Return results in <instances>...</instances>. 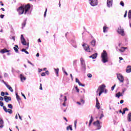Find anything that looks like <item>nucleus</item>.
I'll return each mask as SVG.
<instances>
[{"label":"nucleus","mask_w":131,"mask_h":131,"mask_svg":"<svg viewBox=\"0 0 131 131\" xmlns=\"http://www.w3.org/2000/svg\"><path fill=\"white\" fill-rule=\"evenodd\" d=\"M31 7L30 6V4H28L26 5H21L17 9V11L18 13V15H22L23 14H25V15H26L29 10H30V8Z\"/></svg>","instance_id":"1"},{"label":"nucleus","mask_w":131,"mask_h":131,"mask_svg":"<svg viewBox=\"0 0 131 131\" xmlns=\"http://www.w3.org/2000/svg\"><path fill=\"white\" fill-rule=\"evenodd\" d=\"M101 61L103 63H107L108 62V54L106 51L103 50L101 54Z\"/></svg>","instance_id":"2"},{"label":"nucleus","mask_w":131,"mask_h":131,"mask_svg":"<svg viewBox=\"0 0 131 131\" xmlns=\"http://www.w3.org/2000/svg\"><path fill=\"white\" fill-rule=\"evenodd\" d=\"M80 60L81 62V70L82 71H84V72H85V70H86V66H85V61H84V60H83V58H81Z\"/></svg>","instance_id":"3"},{"label":"nucleus","mask_w":131,"mask_h":131,"mask_svg":"<svg viewBox=\"0 0 131 131\" xmlns=\"http://www.w3.org/2000/svg\"><path fill=\"white\" fill-rule=\"evenodd\" d=\"M102 123L100 122V121L97 120L96 121L93 122V125H95L97 128L96 129V130L98 129H101L102 126H101V124Z\"/></svg>","instance_id":"4"},{"label":"nucleus","mask_w":131,"mask_h":131,"mask_svg":"<svg viewBox=\"0 0 131 131\" xmlns=\"http://www.w3.org/2000/svg\"><path fill=\"white\" fill-rule=\"evenodd\" d=\"M117 77L118 80H119L120 82H123V81H124V78L123 77V76L121 75V74L117 73Z\"/></svg>","instance_id":"5"},{"label":"nucleus","mask_w":131,"mask_h":131,"mask_svg":"<svg viewBox=\"0 0 131 131\" xmlns=\"http://www.w3.org/2000/svg\"><path fill=\"white\" fill-rule=\"evenodd\" d=\"M90 4L92 7H95L98 6V0H89Z\"/></svg>","instance_id":"6"},{"label":"nucleus","mask_w":131,"mask_h":131,"mask_svg":"<svg viewBox=\"0 0 131 131\" xmlns=\"http://www.w3.org/2000/svg\"><path fill=\"white\" fill-rule=\"evenodd\" d=\"M82 47H83V49L84 50H85L86 52H91L90 49V46H89L88 44L84 43L82 44Z\"/></svg>","instance_id":"7"},{"label":"nucleus","mask_w":131,"mask_h":131,"mask_svg":"<svg viewBox=\"0 0 131 131\" xmlns=\"http://www.w3.org/2000/svg\"><path fill=\"white\" fill-rule=\"evenodd\" d=\"M117 31L119 34H121L122 36H124V30L121 29V26H120L119 28H118Z\"/></svg>","instance_id":"8"},{"label":"nucleus","mask_w":131,"mask_h":131,"mask_svg":"<svg viewBox=\"0 0 131 131\" xmlns=\"http://www.w3.org/2000/svg\"><path fill=\"white\" fill-rule=\"evenodd\" d=\"M20 40L23 46H27V42L26 41L25 38H24V36H23V34H21L20 36Z\"/></svg>","instance_id":"9"},{"label":"nucleus","mask_w":131,"mask_h":131,"mask_svg":"<svg viewBox=\"0 0 131 131\" xmlns=\"http://www.w3.org/2000/svg\"><path fill=\"white\" fill-rule=\"evenodd\" d=\"M3 109L6 113H8V112L9 113V114H12L13 113V110L11 109H7L6 106H3Z\"/></svg>","instance_id":"10"},{"label":"nucleus","mask_w":131,"mask_h":131,"mask_svg":"<svg viewBox=\"0 0 131 131\" xmlns=\"http://www.w3.org/2000/svg\"><path fill=\"white\" fill-rule=\"evenodd\" d=\"M113 3V0H107V7H108V8H111Z\"/></svg>","instance_id":"11"},{"label":"nucleus","mask_w":131,"mask_h":131,"mask_svg":"<svg viewBox=\"0 0 131 131\" xmlns=\"http://www.w3.org/2000/svg\"><path fill=\"white\" fill-rule=\"evenodd\" d=\"M105 88H106V85H105V84H102L99 86L98 90H99V91L104 93V90H105Z\"/></svg>","instance_id":"12"},{"label":"nucleus","mask_w":131,"mask_h":131,"mask_svg":"<svg viewBox=\"0 0 131 131\" xmlns=\"http://www.w3.org/2000/svg\"><path fill=\"white\" fill-rule=\"evenodd\" d=\"M4 84H5L7 88V89H8L10 91V92H11V93H13L14 92V90H13V88H12L10 85L7 84L6 83V82L4 81Z\"/></svg>","instance_id":"13"},{"label":"nucleus","mask_w":131,"mask_h":131,"mask_svg":"<svg viewBox=\"0 0 131 131\" xmlns=\"http://www.w3.org/2000/svg\"><path fill=\"white\" fill-rule=\"evenodd\" d=\"M4 100L6 103H9V101H12V98H11V97L5 96H4Z\"/></svg>","instance_id":"14"},{"label":"nucleus","mask_w":131,"mask_h":131,"mask_svg":"<svg viewBox=\"0 0 131 131\" xmlns=\"http://www.w3.org/2000/svg\"><path fill=\"white\" fill-rule=\"evenodd\" d=\"M9 52H10V50H7V49H2L0 51V53H1V54H5V53H9Z\"/></svg>","instance_id":"15"},{"label":"nucleus","mask_w":131,"mask_h":131,"mask_svg":"<svg viewBox=\"0 0 131 131\" xmlns=\"http://www.w3.org/2000/svg\"><path fill=\"white\" fill-rule=\"evenodd\" d=\"M96 107L99 110L100 109V103L99 102V99H98V98L96 97Z\"/></svg>","instance_id":"16"},{"label":"nucleus","mask_w":131,"mask_h":131,"mask_svg":"<svg viewBox=\"0 0 131 131\" xmlns=\"http://www.w3.org/2000/svg\"><path fill=\"white\" fill-rule=\"evenodd\" d=\"M4 127V120L0 118V128Z\"/></svg>","instance_id":"17"},{"label":"nucleus","mask_w":131,"mask_h":131,"mask_svg":"<svg viewBox=\"0 0 131 131\" xmlns=\"http://www.w3.org/2000/svg\"><path fill=\"white\" fill-rule=\"evenodd\" d=\"M98 57V53H96L90 56L89 58H92V59H96Z\"/></svg>","instance_id":"18"},{"label":"nucleus","mask_w":131,"mask_h":131,"mask_svg":"<svg viewBox=\"0 0 131 131\" xmlns=\"http://www.w3.org/2000/svg\"><path fill=\"white\" fill-rule=\"evenodd\" d=\"M15 96L16 97V99L17 101L18 102L19 104H20V101H21V98H20V96L18 95L17 93L15 94Z\"/></svg>","instance_id":"19"},{"label":"nucleus","mask_w":131,"mask_h":131,"mask_svg":"<svg viewBox=\"0 0 131 131\" xmlns=\"http://www.w3.org/2000/svg\"><path fill=\"white\" fill-rule=\"evenodd\" d=\"M127 120L128 122H130L131 121V113H129L127 115Z\"/></svg>","instance_id":"20"},{"label":"nucleus","mask_w":131,"mask_h":131,"mask_svg":"<svg viewBox=\"0 0 131 131\" xmlns=\"http://www.w3.org/2000/svg\"><path fill=\"white\" fill-rule=\"evenodd\" d=\"M126 72H127V73H130L131 72V67L128 66L127 67V68L126 69Z\"/></svg>","instance_id":"21"},{"label":"nucleus","mask_w":131,"mask_h":131,"mask_svg":"<svg viewBox=\"0 0 131 131\" xmlns=\"http://www.w3.org/2000/svg\"><path fill=\"white\" fill-rule=\"evenodd\" d=\"M90 43L92 47H95L96 46V39H93L92 40L91 42Z\"/></svg>","instance_id":"22"},{"label":"nucleus","mask_w":131,"mask_h":131,"mask_svg":"<svg viewBox=\"0 0 131 131\" xmlns=\"http://www.w3.org/2000/svg\"><path fill=\"white\" fill-rule=\"evenodd\" d=\"M27 21V19H26L25 20H24V21L23 22V23L21 24V26H22V29H23V28H24V27H25V26H26V21Z\"/></svg>","instance_id":"23"},{"label":"nucleus","mask_w":131,"mask_h":131,"mask_svg":"<svg viewBox=\"0 0 131 131\" xmlns=\"http://www.w3.org/2000/svg\"><path fill=\"white\" fill-rule=\"evenodd\" d=\"M63 99H64V100H63V103H62V105L63 106H64V107H66V101H67V97L64 96Z\"/></svg>","instance_id":"24"},{"label":"nucleus","mask_w":131,"mask_h":131,"mask_svg":"<svg viewBox=\"0 0 131 131\" xmlns=\"http://www.w3.org/2000/svg\"><path fill=\"white\" fill-rule=\"evenodd\" d=\"M127 49V47H122L121 48V49H119V52H120L121 53H123V52H124V51H125L126 49Z\"/></svg>","instance_id":"25"},{"label":"nucleus","mask_w":131,"mask_h":131,"mask_svg":"<svg viewBox=\"0 0 131 131\" xmlns=\"http://www.w3.org/2000/svg\"><path fill=\"white\" fill-rule=\"evenodd\" d=\"M13 49L14 50L15 53H18L19 47H18V45H15V47L13 48Z\"/></svg>","instance_id":"26"},{"label":"nucleus","mask_w":131,"mask_h":131,"mask_svg":"<svg viewBox=\"0 0 131 131\" xmlns=\"http://www.w3.org/2000/svg\"><path fill=\"white\" fill-rule=\"evenodd\" d=\"M93 121H94V118L92 116H91L90 120V121H89V126H90V125H91L92 123L93 122Z\"/></svg>","instance_id":"27"},{"label":"nucleus","mask_w":131,"mask_h":131,"mask_svg":"<svg viewBox=\"0 0 131 131\" xmlns=\"http://www.w3.org/2000/svg\"><path fill=\"white\" fill-rule=\"evenodd\" d=\"M20 80H26V77H24V76H23V75L20 74Z\"/></svg>","instance_id":"28"},{"label":"nucleus","mask_w":131,"mask_h":131,"mask_svg":"<svg viewBox=\"0 0 131 131\" xmlns=\"http://www.w3.org/2000/svg\"><path fill=\"white\" fill-rule=\"evenodd\" d=\"M69 129H70V130H73L72 125H70L69 126L67 127V130H68Z\"/></svg>","instance_id":"29"},{"label":"nucleus","mask_w":131,"mask_h":131,"mask_svg":"<svg viewBox=\"0 0 131 131\" xmlns=\"http://www.w3.org/2000/svg\"><path fill=\"white\" fill-rule=\"evenodd\" d=\"M54 70H55V72L56 73V75H58V74H59V68H57V69H55L54 68Z\"/></svg>","instance_id":"30"},{"label":"nucleus","mask_w":131,"mask_h":131,"mask_svg":"<svg viewBox=\"0 0 131 131\" xmlns=\"http://www.w3.org/2000/svg\"><path fill=\"white\" fill-rule=\"evenodd\" d=\"M116 97H117V98H118V99L120 98V92H119L118 93L116 94Z\"/></svg>","instance_id":"31"},{"label":"nucleus","mask_w":131,"mask_h":131,"mask_svg":"<svg viewBox=\"0 0 131 131\" xmlns=\"http://www.w3.org/2000/svg\"><path fill=\"white\" fill-rule=\"evenodd\" d=\"M128 17L129 19H131V10H129L128 12Z\"/></svg>","instance_id":"32"},{"label":"nucleus","mask_w":131,"mask_h":131,"mask_svg":"<svg viewBox=\"0 0 131 131\" xmlns=\"http://www.w3.org/2000/svg\"><path fill=\"white\" fill-rule=\"evenodd\" d=\"M87 76L89 78H92V77H93V75H92V74H91V73H89L87 74Z\"/></svg>","instance_id":"33"},{"label":"nucleus","mask_w":131,"mask_h":131,"mask_svg":"<svg viewBox=\"0 0 131 131\" xmlns=\"http://www.w3.org/2000/svg\"><path fill=\"white\" fill-rule=\"evenodd\" d=\"M8 108H10V109H13V105H12V104H8Z\"/></svg>","instance_id":"34"},{"label":"nucleus","mask_w":131,"mask_h":131,"mask_svg":"<svg viewBox=\"0 0 131 131\" xmlns=\"http://www.w3.org/2000/svg\"><path fill=\"white\" fill-rule=\"evenodd\" d=\"M76 124H77V120H76L74 121V127H75V128H76Z\"/></svg>","instance_id":"35"},{"label":"nucleus","mask_w":131,"mask_h":131,"mask_svg":"<svg viewBox=\"0 0 131 131\" xmlns=\"http://www.w3.org/2000/svg\"><path fill=\"white\" fill-rule=\"evenodd\" d=\"M107 27H103V32H107V30H106L107 29Z\"/></svg>","instance_id":"36"},{"label":"nucleus","mask_w":131,"mask_h":131,"mask_svg":"<svg viewBox=\"0 0 131 131\" xmlns=\"http://www.w3.org/2000/svg\"><path fill=\"white\" fill-rule=\"evenodd\" d=\"M48 12V9H46V10H45V13H44V17L45 18V17H46L47 16V12Z\"/></svg>","instance_id":"37"},{"label":"nucleus","mask_w":131,"mask_h":131,"mask_svg":"<svg viewBox=\"0 0 131 131\" xmlns=\"http://www.w3.org/2000/svg\"><path fill=\"white\" fill-rule=\"evenodd\" d=\"M77 63V60H75L73 61L74 66H75L76 65Z\"/></svg>","instance_id":"38"},{"label":"nucleus","mask_w":131,"mask_h":131,"mask_svg":"<svg viewBox=\"0 0 131 131\" xmlns=\"http://www.w3.org/2000/svg\"><path fill=\"white\" fill-rule=\"evenodd\" d=\"M120 5L121 6H122V7H124V3H123V2L121 1L120 3Z\"/></svg>","instance_id":"39"},{"label":"nucleus","mask_w":131,"mask_h":131,"mask_svg":"<svg viewBox=\"0 0 131 131\" xmlns=\"http://www.w3.org/2000/svg\"><path fill=\"white\" fill-rule=\"evenodd\" d=\"M1 95L2 97H5V93L4 92H2Z\"/></svg>","instance_id":"40"},{"label":"nucleus","mask_w":131,"mask_h":131,"mask_svg":"<svg viewBox=\"0 0 131 131\" xmlns=\"http://www.w3.org/2000/svg\"><path fill=\"white\" fill-rule=\"evenodd\" d=\"M80 102H81V103H82V104H83H83H84V103L85 102L84 101V100H83V99H80Z\"/></svg>","instance_id":"41"},{"label":"nucleus","mask_w":131,"mask_h":131,"mask_svg":"<svg viewBox=\"0 0 131 131\" xmlns=\"http://www.w3.org/2000/svg\"><path fill=\"white\" fill-rule=\"evenodd\" d=\"M0 106L4 107V102L3 101H0Z\"/></svg>","instance_id":"42"},{"label":"nucleus","mask_w":131,"mask_h":131,"mask_svg":"<svg viewBox=\"0 0 131 131\" xmlns=\"http://www.w3.org/2000/svg\"><path fill=\"white\" fill-rule=\"evenodd\" d=\"M115 86H116V84H115L112 87V91H114V89L115 88Z\"/></svg>","instance_id":"43"},{"label":"nucleus","mask_w":131,"mask_h":131,"mask_svg":"<svg viewBox=\"0 0 131 131\" xmlns=\"http://www.w3.org/2000/svg\"><path fill=\"white\" fill-rule=\"evenodd\" d=\"M75 89L77 93H79V89H78V88H77V86L75 87Z\"/></svg>","instance_id":"44"},{"label":"nucleus","mask_w":131,"mask_h":131,"mask_svg":"<svg viewBox=\"0 0 131 131\" xmlns=\"http://www.w3.org/2000/svg\"><path fill=\"white\" fill-rule=\"evenodd\" d=\"M21 96L23 97H24L25 100H26V96H25V95H24V94H23V93H21Z\"/></svg>","instance_id":"45"},{"label":"nucleus","mask_w":131,"mask_h":131,"mask_svg":"<svg viewBox=\"0 0 131 131\" xmlns=\"http://www.w3.org/2000/svg\"><path fill=\"white\" fill-rule=\"evenodd\" d=\"M28 63L29 64H30V65H32V66H34V64L33 63H32L31 62H30V61H29V60L28 61Z\"/></svg>","instance_id":"46"},{"label":"nucleus","mask_w":131,"mask_h":131,"mask_svg":"<svg viewBox=\"0 0 131 131\" xmlns=\"http://www.w3.org/2000/svg\"><path fill=\"white\" fill-rule=\"evenodd\" d=\"M4 77H8V76H9V75L8 74H7L6 73H5L4 74Z\"/></svg>","instance_id":"47"},{"label":"nucleus","mask_w":131,"mask_h":131,"mask_svg":"<svg viewBox=\"0 0 131 131\" xmlns=\"http://www.w3.org/2000/svg\"><path fill=\"white\" fill-rule=\"evenodd\" d=\"M103 117H104V115L103 114H101L99 118V119H102Z\"/></svg>","instance_id":"48"},{"label":"nucleus","mask_w":131,"mask_h":131,"mask_svg":"<svg viewBox=\"0 0 131 131\" xmlns=\"http://www.w3.org/2000/svg\"><path fill=\"white\" fill-rule=\"evenodd\" d=\"M41 76H46V73H45V72L41 73Z\"/></svg>","instance_id":"49"},{"label":"nucleus","mask_w":131,"mask_h":131,"mask_svg":"<svg viewBox=\"0 0 131 131\" xmlns=\"http://www.w3.org/2000/svg\"><path fill=\"white\" fill-rule=\"evenodd\" d=\"M125 91H126L125 88H124L123 89H122V94L124 95V92H125Z\"/></svg>","instance_id":"50"},{"label":"nucleus","mask_w":131,"mask_h":131,"mask_svg":"<svg viewBox=\"0 0 131 131\" xmlns=\"http://www.w3.org/2000/svg\"><path fill=\"white\" fill-rule=\"evenodd\" d=\"M102 94H103V91H99L98 96L100 97L101 96V95H102Z\"/></svg>","instance_id":"51"},{"label":"nucleus","mask_w":131,"mask_h":131,"mask_svg":"<svg viewBox=\"0 0 131 131\" xmlns=\"http://www.w3.org/2000/svg\"><path fill=\"white\" fill-rule=\"evenodd\" d=\"M127 15V11H126L124 15V17L125 18L126 17Z\"/></svg>","instance_id":"52"},{"label":"nucleus","mask_w":131,"mask_h":131,"mask_svg":"<svg viewBox=\"0 0 131 131\" xmlns=\"http://www.w3.org/2000/svg\"><path fill=\"white\" fill-rule=\"evenodd\" d=\"M4 17H5V15L1 14L0 15V18H1V19H4Z\"/></svg>","instance_id":"53"},{"label":"nucleus","mask_w":131,"mask_h":131,"mask_svg":"<svg viewBox=\"0 0 131 131\" xmlns=\"http://www.w3.org/2000/svg\"><path fill=\"white\" fill-rule=\"evenodd\" d=\"M18 115L20 120H22V117L20 116V114H18Z\"/></svg>","instance_id":"54"},{"label":"nucleus","mask_w":131,"mask_h":131,"mask_svg":"<svg viewBox=\"0 0 131 131\" xmlns=\"http://www.w3.org/2000/svg\"><path fill=\"white\" fill-rule=\"evenodd\" d=\"M39 90H40L41 91H42V86H41V83L40 84Z\"/></svg>","instance_id":"55"},{"label":"nucleus","mask_w":131,"mask_h":131,"mask_svg":"<svg viewBox=\"0 0 131 131\" xmlns=\"http://www.w3.org/2000/svg\"><path fill=\"white\" fill-rule=\"evenodd\" d=\"M79 82V80L77 78H76V82H77V83H78Z\"/></svg>","instance_id":"56"},{"label":"nucleus","mask_w":131,"mask_h":131,"mask_svg":"<svg viewBox=\"0 0 131 131\" xmlns=\"http://www.w3.org/2000/svg\"><path fill=\"white\" fill-rule=\"evenodd\" d=\"M45 74H47V75H49V74H50V72L49 71H46Z\"/></svg>","instance_id":"57"},{"label":"nucleus","mask_w":131,"mask_h":131,"mask_svg":"<svg viewBox=\"0 0 131 131\" xmlns=\"http://www.w3.org/2000/svg\"><path fill=\"white\" fill-rule=\"evenodd\" d=\"M11 39H13L14 41H15V36H12L10 38Z\"/></svg>","instance_id":"58"},{"label":"nucleus","mask_w":131,"mask_h":131,"mask_svg":"<svg viewBox=\"0 0 131 131\" xmlns=\"http://www.w3.org/2000/svg\"><path fill=\"white\" fill-rule=\"evenodd\" d=\"M63 119H64V120H66L67 122H68V120H67V118L66 117H64Z\"/></svg>","instance_id":"59"},{"label":"nucleus","mask_w":131,"mask_h":131,"mask_svg":"<svg viewBox=\"0 0 131 131\" xmlns=\"http://www.w3.org/2000/svg\"><path fill=\"white\" fill-rule=\"evenodd\" d=\"M124 102L123 100H121L120 101V104H123V103Z\"/></svg>","instance_id":"60"},{"label":"nucleus","mask_w":131,"mask_h":131,"mask_svg":"<svg viewBox=\"0 0 131 131\" xmlns=\"http://www.w3.org/2000/svg\"><path fill=\"white\" fill-rule=\"evenodd\" d=\"M26 51V49L23 48L21 49V52H24V53H25V51Z\"/></svg>","instance_id":"61"},{"label":"nucleus","mask_w":131,"mask_h":131,"mask_svg":"<svg viewBox=\"0 0 131 131\" xmlns=\"http://www.w3.org/2000/svg\"><path fill=\"white\" fill-rule=\"evenodd\" d=\"M123 109L125 111H128V110L127 108V107H125Z\"/></svg>","instance_id":"62"},{"label":"nucleus","mask_w":131,"mask_h":131,"mask_svg":"<svg viewBox=\"0 0 131 131\" xmlns=\"http://www.w3.org/2000/svg\"><path fill=\"white\" fill-rule=\"evenodd\" d=\"M122 114H125V111H124V110H123V112H122Z\"/></svg>","instance_id":"63"},{"label":"nucleus","mask_w":131,"mask_h":131,"mask_svg":"<svg viewBox=\"0 0 131 131\" xmlns=\"http://www.w3.org/2000/svg\"><path fill=\"white\" fill-rule=\"evenodd\" d=\"M3 100H4L3 97L0 96V101H3Z\"/></svg>","instance_id":"64"}]
</instances>
